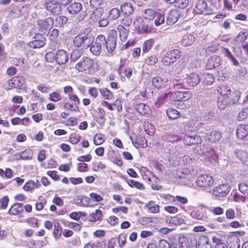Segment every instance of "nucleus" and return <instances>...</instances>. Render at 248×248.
Returning a JSON list of instances; mask_svg holds the SVG:
<instances>
[{"mask_svg":"<svg viewBox=\"0 0 248 248\" xmlns=\"http://www.w3.org/2000/svg\"><path fill=\"white\" fill-rule=\"evenodd\" d=\"M90 29H86L82 33L79 34L74 38L73 43L77 47H81L86 49L93 44L94 38L92 35Z\"/></svg>","mask_w":248,"mask_h":248,"instance_id":"1","label":"nucleus"},{"mask_svg":"<svg viewBox=\"0 0 248 248\" xmlns=\"http://www.w3.org/2000/svg\"><path fill=\"white\" fill-rule=\"evenodd\" d=\"M241 93L239 91L235 90L231 92L226 97L219 99L217 105L220 109H224L228 105H232L236 104L240 97Z\"/></svg>","mask_w":248,"mask_h":248,"instance_id":"2","label":"nucleus"},{"mask_svg":"<svg viewBox=\"0 0 248 248\" xmlns=\"http://www.w3.org/2000/svg\"><path fill=\"white\" fill-rule=\"evenodd\" d=\"M181 56V52L174 49L167 51L163 56L161 62L165 65H169L175 62Z\"/></svg>","mask_w":248,"mask_h":248,"instance_id":"3","label":"nucleus"},{"mask_svg":"<svg viewBox=\"0 0 248 248\" xmlns=\"http://www.w3.org/2000/svg\"><path fill=\"white\" fill-rule=\"evenodd\" d=\"M171 101H186L192 97L191 93L189 91L171 92Z\"/></svg>","mask_w":248,"mask_h":248,"instance_id":"4","label":"nucleus"},{"mask_svg":"<svg viewBox=\"0 0 248 248\" xmlns=\"http://www.w3.org/2000/svg\"><path fill=\"white\" fill-rule=\"evenodd\" d=\"M54 20L51 17H48L44 20H39L37 21L38 28L42 32L46 33L53 26Z\"/></svg>","mask_w":248,"mask_h":248,"instance_id":"5","label":"nucleus"},{"mask_svg":"<svg viewBox=\"0 0 248 248\" xmlns=\"http://www.w3.org/2000/svg\"><path fill=\"white\" fill-rule=\"evenodd\" d=\"M104 35H99L96 38L95 42L90 47L91 51L95 55H99L102 49H104L102 43H104Z\"/></svg>","mask_w":248,"mask_h":248,"instance_id":"6","label":"nucleus"},{"mask_svg":"<svg viewBox=\"0 0 248 248\" xmlns=\"http://www.w3.org/2000/svg\"><path fill=\"white\" fill-rule=\"evenodd\" d=\"M213 177L206 174L199 176L196 181L197 185L201 187H210L213 185Z\"/></svg>","mask_w":248,"mask_h":248,"instance_id":"7","label":"nucleus"},{"mask_svg":"<svg viewBox=\"0 0 248 248\" xmlns=\"http://www.w3.org/2000/svg\"><path fill=\"white\" fill-rule=\"evenodd\" d=\"M45 7L52 15H58L61 14L62 7L58 2L56 0H49L45 4Z\"/></svg>","mask_w":248,"mask_h":248,"instance_id":"8","label":"nucleus"},{"mask_svg":"<svg viewBox=\"0 0 248 248\" xmlns=\"http://www.w3.org/2000/svg\"><path fill=\"white\" fill-rule=\"evenodd\" d=\"M93 64V61L89 57H84L76 65V68L80 72L89 70Z\"/></svg>","mask_w":248,"mask_h":248,"instance_id":"9","label":"nucleus"},{"mask_svg":"<svg viewBox=\"0 0 248 248\" xmlns=\"http://www.w3.org/2000/svg\"><path fill=\"white\" fill-rule=\"evenodd\" d=\"M34 40L30 42L28 46L33 48H39L44 46L46 44V39L40 33L35 34Z\"/></svg>","mask_w":248,"mask_h":248,"instance_id":"10","label":"nucleus"},{"mask_svg":"<svg viewBox=\"0 0 248 248\" xmlns=\"http://www.w3.org/2000/svg\"><path fill=\"white\" fill-rule=\"evenodd\" d=\"M230 190V186L228 185H220L214 188L213 194L216 197H225L229 193Z\"/></svg>","mask_w":248,"mask_h":248,"instance_id":"11","label":"nucleus"},{"mask_svg":"<svg viewBox=\"0 0 248 248\" xmlns=\"http://www.w3.org/2000/svg\"><path fill=\"white\" fill-rule=\"evenodd\" d=\"M202 140L201 138L198 135L189 136L186 135L185 136L183 140L184 144L187 145L201 143Z\"/></svg>","mask_w":248,"mask_h":248,"instance_id":"12","label":"nucleus"},{"mask_svg":"<svg viewBox=\"0 0 248 248\" xmlns=\"http://www.w3.org/2000/svg\"><path fill=\"white\" fill-rule=\"evenodd\" d=\"M68 60V55L66 52L63 50H58L55 54V60L60 65L65 63Z\"/></svg>","mask_w":248,"mask_h":248,"instance_id":"13","label":"nucleus"},{"mask_svg":"<svg viewBox=\"0 0 248 248\" xmlns=\"http://www.w3.org/2000/svg\"><path fill=\"white\" fill-rule=\"evenodd\" d=\"M181 13L177 10H171L167 18V24L168 25H172L174 24L180 17Z\"/></svg>","mask_w":248,"mask_h":248,"instance_id":"14","label":"nucleus"},{"mask_svg":"<svg viewBox=\"0 0 248 248\" xmlns=\"http://www.w3.org/2000/svg\"><path fill=\"white\" fill-rule=\"evenodd\" d=\"M200 81V77L198 74L195 73H191L186 78L187 84L191 87L196 86Z\"/></svg>","mask_w":248,"mask_h":248,"instance_id":"15","label":"nucleus"},{"mask_svg":"<svg viewBox=\"0 0 248 248\" xmlns=\"http://www.w3.org/2000/svg\"><path fill=\"white\" fill-rule=\"evenodd\" d=\"M134 108L137 112L143 115H149L151 112L150 107L143 103L135 105Z\"/></svg>","mask_w":248,"mask_h":248,"instance_id":"16","label":"nucleus"},{"mask_svg":"<svg viewBox=\"0 0 248 248\" xmlns=\"http://www.w3.org/2000/svg\"><path fill=\"white\" fill-rule=\"evenodd\" d=\"M195 38L194 35L191 34L184 35L181 41V44L185 47L191 46L195 42Z\"/></svg>","mask_w":248,"mask_h":248,"instance_id":"17","label":"nucleus"},{"mask_svg":"<svg viewBox=\"0 0 248 248\" xmlns=\"http://www.w3.org/2000/svg\"><path fill=\"white\" fill-rule=\"evenodd\" d=\"M236 135L238 138L243 139L248 135V125H239L236 129Z\"/></svg>","mask_w":248,"mask_h":248,"instance_id":"18","label":"nucleus"},{"mask_svg":"<svg viewBox=\"0 0 248 248\" xmlns=\"http://www.w3.org/2000/svg\"><path fill=\"white\" fill-rule=\"evenodd\" d=\"M104 41L105 42L102 43L104 49H106L109 53L112 52L116 47V42L108 38L106 39L105 36H104Z\"/></svg>","mask_w":248,"mask_h":248,"instance_id":"19","label":"nucleus"},{"mask_svg":"<svg viewBox=\"0 0 248 248\" xmlns=\"http://www.w3.org/2000/svg\"><path fill=\"white\" fill-rule=\"evenodd\" d=\"M120 10L125 16H130L134 12V8L129 2H125L121 5Z\"/></svg>","mask_w":248,"mask_h":248,"instance_id":"20","label":"nucleus"},{"mask_svg":"<svg viewBox=\"0 0 248 248\" xmlns=\"http://www.w3.org/2000/svg\"><path fill=\"white\" fill-rule=\"evenodd\" d=\"M117 30L119 32L121 40L123 42L125 41L129 34V29L122 25H118L117 27Z\"/></svg>","mask_w":248,"mask_h":248,"instance_id":"21","label":"nucleus"},{"mask_svg":"<svg viewBox=\"0 0 248 248\" xmlns=\"http://www.w3.org/2000/svg\"><path fill=\"white\" fill-rule=\"evenodd\" d=\"M121 12L120 9L117 8H113L110 9L108 13V17L110 21H113L118 19L121 16Z\"/></svg>","mask_w":248,"mask_h":248,"instance_id":"22","label":"nucleus"},{"mask_svg":"<svg viewBox=\"0 0 248 248\" xmlns=\"http://www.w3.org/2000/svg\"><path fill=\"white\" fill-rule=\"evenodd\" d=\"M200 154L207 156H212L215 154L214 149L209 145L203 144L200 145Z\"/></svg>","mask_w":248,"mask_h":248,"instance_id":"23","label":"nucleus"},{"mask_svg":"<svg viewBox=\"0 0 248 248\" xmlns=\"http://www.w3.org/2000/svg\"><path fill=\"white\" fill-rule=\"evenodd\" d=\"M171 96V92L164 93L160 96L157 100L155 103V105L157 108L159 107L165 103L170 101V97Z\"/></svg>","mask_w":248,"mask_h":248,"instance_id":"24","label":"nucleus"},{"mask_svg":"<svg viewBox=\"0 0 248 248\" xmlns=\"http://www.w3.org/2000/svg\"><path fill=\"white\" fill-rule=\"evenodd\" d=\"M23 211V205L21 203H14L8 211V214L10 215H17Z\"/></svg>","mask_w":248,"mask_h":248,"instance_id":"25","label":"nucleus"},{"mask_svg":"<svg viewBox=\"0 0 248 248\" xmlns=\"http://www.w3.org/2000/svg\"><path fill=\"white\" fill-rule=\"evenodd\" d=\"M153 85L157 89L165 87L167 81L160 77H155L152 79Z\"/></svg>","mask_w":248,"mask_h":248,"instance_id":"26","label":"nucleus"},{"mask_svg":"<svg viewBox=\"0 0 248 248\" xmlns=\"http://www.w3.org/2000/svg\"><path fill=\"white\" fill-rule=\"evenodd\" d=\"M207 140L211 142H215L219 140L221 138V134L220 132L214 130L209 133H206Z\"/></svg>","mask_w":248,"mask_h":248,"instance_id":"27","label":"nucleus"},{"mask_svg":"<svg viewBox=\"0 0 248 248\" xmlns=\"http://www.w3.org/2000/svg\"><path fill=\"white\" fill-rule=\"evenodd\" d=\"M207 5L206 2L202 0H199L196 6L197 12L199 14H207Z\"/></svg>","mask_w":248,"mask_h":248,"instance_id":"28","label":"nucleus"},{"mask_svg":"<svg viewBox=\"0 0 248 248\" xmlns=\"http://www.w3.org/2000/svg\"><path fill=\"white\" fill-rule=\"evenodd\" d=\"M67 9L71 14H77L82 9V5L78 2H74L68 7Z\"/></svg>","mask_w":248,"mask_h":248,"instance_id":"29","label":"nucleus"},{"mask_svg":"<svg viewBox=\"0 0 248 248\" xmlns=\"http://www.w3.org/2000/svg\"><path fill=\"white\" fill-rule=\"evenodd\" d=\"M199 248H212L209 242L208 238L206 236H202L199 240Z\"/></svg>","mask_w":248,"mask_h":248,"instance_id":"30","label":"nucleus"},{"mask_svg":"<svg viewBox=\"0 0 248 248\" xmlns=\"http://www.w3.org/2000/svg\"><path fill=\"white\" fill-rule=\"evenodd\" d=\"M145 207L148 211L152 213H157L159 212V206L155 203L154 201H150L145 205Z\"/></svg>","mask_w":248,"mask_h":248,"instance_id":"31","label":"nucleus"},{"mask_svg":"<svg viewBox=\"0 0 248 248\" xmlns=\"http://www.w3.org/2000/svg\"><path fill=\"white\" fill-rule=\"evenodd\" d=\"M40 186L38 180L36 181L35 183L33 181H29L27 182L23 186V189L26 191H30L32 190L34 187L38 188Z\"/></svg>","mask_w":248,"mask_h":248,"instance_id":"32","label":"nucleus"},{"mask_svg":"<svg viewBox=\"0 0 248 248\" xmlns=\"http://www.w3.org/2000/svg\"><path fill=\"white\" fill-rule=\"evenodd\" d=\"M222 53L229 60H230L233 63L234 65L237 66L238 65V62L235 59L231 51L228 48H223Z\"/></svg>","mask_w":248,"mask_h":248,"instance_id":"33","label":"nucleus"},{"mask_svg":"<svg viewBox=\"0 0 248 248\" xmlns=\"http://www.w3.org/2000/svg\"><path fill=\"white\" fill-rule=\"evenodd\" d=\"M103 10L101 8H95L90 16L91 19L94 21H97L101 17Z\"/></svg>","mask_w":248,"mask_h":248,"instance_id":"34","label":"nucleus"},{"mask_svg":"<svg viewBox=\"0 0 248 248\" xmlns=\"http://www.w3.org/2000/svg\"><path fill=\"white\" fill-rule=\"evenodd\" d=\"M237 156L241 162L248 166V154L244 151H239L237 153Z\"/></svg>","mask_w":248,"mask_h":248,"instance_id":"35","label":"nucleus"},{"mask_svg":"<svg viewBox=\"0 0 248 248\" xmlns=\"http://www.w3.org/2000/svg\"><path fill=\"white\" fill-rule=\"evenodd\" d=\"M102 218V213L100 210H96L94 212L92 213L89 216V221L95 222L100 220Z\"/></svg>","mask_w":248,"mask_h":248,"instance_id":"36","label":"nucleus"},{"mask_svg":"<svg viewBox=\"0 0 248 248\" xmlns=\"http://www.w3.org/2000/svg\"><path fill=\"white\" fill-rule=\"evenodd\" d=\"M156 12L151 9H146L143 15L145 19L149 20H153L155 16Z\"/></svg>","mask_w":248,"mask_h":248,"instance_id":"37","label":"nucleus"},{"mask_svg":"<svg viewBox=\"0 0 248 248\" xmlns=\"http://www.w3.org/2000/svg\"><path fill=\"white\" fill-rule=\"evenodd\" d=\"M218 92L222 96V98H224L227 96L232 91L229 86L222 85L219 87Z\"/></svg>","mask_w":248,"mask_h":248,"instance_id":"38","label":"nucleus"},{"mask_svg":"<svg viewBox=\"0 0 248 248\" xmlns=\"http://www.w3.org/2000/svg\"><path fill=\"white\" fill-rule=\"evenodd\" d=\"M166 221L167 222L173 224L175 225H181L184 223V220L183 218L177 217L167 218Z\"/></svg>","mask_w":248,"mask_h":248,"instance_id":"39","label":"nucleus"},{"mask_svg":"<svg viewBox=\"0 0 248 248\" xmlns=\"http://www.w3.org/2000/svg\"><path fill=\"white\" fill-rule=\"evenodd\" d=\"M128 185L132 187H136L140 190L144 189L143 185L138 181H135L133 180H129L127 181Z\"/></svg>","mask_w":248,"mask_h":248,"instance_id":"40","label":"nucleus"},{"mask_svg":"<svg viewBox=\"0 0 248 248\" xmlns=\"http://www.w3.org/2000/svg\"><path fill=\"white\" fill-rule=\"evenodd\" d=\"M100 92L105 99L110 100L112 98L113 95L112 93L107 88L100 89Z\"/></svg>","mask_w":248,"mask_h":248,"instance_id":"41","label":"nucleus"},{"mask_svg":"<svg viewBox=\"0 0 248 248\" xmlns=\"http://www.w3.org/2000/svg\"><path fill=\"white\" fill-rule=\"evenodd\" d=\"M155 24L156 26H158L163 24L165 21V16L159 13H156L155 16Z\"/></svg>","mask_w":248,"mask_h":248,"instance_id":"42","label":"nucleus"},{"mask_svg":"<svg viewBox=\"0 0 248 248\" xmlns=\"http://www.w3.org/2000/svg\"><path fill=\"white\" fill-rule=\"evenodd\" d=\"M14 81V84L16 86V88L19 87L24 84L25 80L24 78L21 76H16L13 78Z\"/></svg>","mask_w":248,"mask_h":248,"instance_id":"43","label":"nucleus"},{"mask_svg":"<svg viewBox=\"0 0 248 248\" xmlns=\"http://www.w3.org/2000/svg\"><path fill=\"white\" fill-rule=\"evenodd\" d=\"M144 21L143 18L139 16H136L133 22V24L135 28L138 29L139 30L140 29Z\"/></svg>","mask_w":248,"mask_h":248,"instance_id":"44","label":"nucleus"},{"mask_svg":"<svg viewBox=\"0 0 248 248\" xmlns=\"http://www.w3.org/2000/svg\"><path fill=\"white\" fill-rule=\"evenodd\" d=\"M154 44V41L153 39H150L146 41L143 45L142 50L144 52H148L153 47Z\"/></svg>","mask_w":248,"mask_h":248,"instance_id":"45","label":"nucleus"},{"mask_svg":"<svg viewBox=\"0 0 248 248\" xmlns=\"http://www.w3.org/2000/svg\"><path fill=\"white\" fill-rule=\"evenodd\" d=\"M248 36V33L247 32L241 31L236 37L235 41L238 43H242L247 39Z\"/></svg>","mask_w":248,"mask_h":248,"instance_id":"46","label":"nucleus"},{"mask_svg":"<svg viewBox=\"0 0 248 248\" xmlns=\"http://www.w3.org/2000/svg\"><path fill=\"white\" fill-rule=\"evenodd\" d=\"M166 113L170 119H175L179 117V113L174 109H169L167 110Z\"/></svg>","mask_w":248,"mask_h":248,"instance_id":"47","label":"nucleus"},{"mask_svg":"<svg viewBox=\"0 0 248 248\" xmlns=\"http://www.w3.org/2000/svg\"><path fill=\"white\" fill-rule=\"evenodd\" d=\"M55 20L57 26L62 27L66 23L68 18L65 16H61L56 17Z\"/></svg>","mask_w":248,"mask_h":248,"instance_id":"48","label":"nucleus"},{"mask_svg":"<svg viewBox=\"0 0 248 248\" xmlns=\"http://www.w3.org/2000/svg\"><path fill=\"white\" fill-rule=\"evenodd\" d=\"M203 82L207 85H210L214 81V77L213 74L210 73H205L203 75Z\"/></svg>","mask_w":248,"mask_h":248,"instance_id":"49","label":"nucleus"},{"mask_svg":"<svg viewBox=\"0 0 248 248\" xmlns=\"http://www.w3.org/2000/svg\"><path fill=\"white\" fill-rule=\"evenodd\" d=\"M132 22V19L130 16H125L121 21V24L123 26L128 28Z\"/></svg>","mask_w":248,"mask_h":248,"instance_id":"50","label":"nucleus"},{"mask_svg":"<svg viewBox=\"0 0 248 248\" xmlns=\"http://www.w3.org/2000/svg\"><path fill=\"white\" fill-rule=\"evenodd\" d=\"M93 142L96 145H99L104 142V136L100 133L96 134L93 138Z\"/></svg>","mask_w":248,"mask_h":248,"instance_id":"51","label":"nucleus"},{"mask_svg":"<svg viewBox=\"0 0 248 248\" xmlns=\"http://www.w3.org/2000/svg\"><path fill=\"white\" fill-rule=\"evenodd\" d=\"M189 0H176L174 6L181 9L186 8L188 4Z\"/></svg>","mask_w":248,"mask_h":248,"instance_id":"52","label":"nucleus"},{"mask_svg":"<svg viewBox=\"0 0 248 248\" xmlns=\"http://www.w3.org/2000/svg\"><path fill=\"white\" fill-rule=\"evenodd\" d=\"M49 99L53 102H58L62 99L60 94L58 92H53L49 94Z\"/></svg>","mask_w":248,"mask_h":248,"instance_id":"53","label":"nucleus"},{"mask_svg":"<svg viewBox=\"0 0 248 248\" xmlns=\"http://www.w3.org/2000/svg\"><path fill=\"white\" fill-rule=\"evenodd\" d=\"M117 240L118 241L119 247L123 248L126 243V235L125 234L122 233L119 235Z\"/></svg>","mask_w":248,"mask_h":248,"instance_id":"54","label":"nucleus"},{"mask_svg":"<svg viewBox=\"0 0 248 248\" xmlns=\"http://www.w3.org/2000/svg\"><path fill=\"white\" fill-rule=\"evenodd\" d=\"M80 140V136L79 134L74 133L71 134L69 140L70 141L74 144L78 143Z\"/></svg>","mask_w":248,"mask_h":248,"instance_id":"55","label":"nucleus"},{"mask_svg":"<svg viewBox=\"0 0 248 248\" xmlns=\"http://www.w3.org/2000/svg\"><path fill=\"white\" fill-rule=\"evenodd\" d=\"M190 215L194 219L202 220L203 218V214L200 211H195L191 213Z\"/></svg>","mask_w":248,"mask_h":248,"instance_id":"56","label":"nucleus"},{"mask_svg":"<svg viewBox=\"0 0 248 248\" xmlns=\"http://www.w3.org/2000/svg\"><path fill=\"white\" fill-rule=\"evenodd\" d=\"M81 56V52L78 49L73 51L71 54L70 60L73 62L77 61Z\"/></svg>","mask_w":248,"mask_h":248,"instance_id":"57","label":"nucleus"},{"mask_svg":"<svg viewBox=\"0 0 248 248\" xmlns=\"http://www.w3.org/2000/svg\"><path fill=\"white\" fill-rule=\"evenodd\" d=\"M212 241L214 243L217 244V247L216 248L227 247L226 245L223 243L222 240L216 236H213L212 237Z\"/></svg>","mask_w":248,"mask_h":248,"instance_id":"58","label":"nucleus"},{"mask_svg":"<svg viewBox=\"0 0 248 248\" xmlns=\"http://www.w3.org/2000/svg\"><path fill=\"white\" fill-rule=\"evenodd\" d=\"M32 156V152L30 150H25L21 153L20 157L24 160H27L31 158Z\"/></svg>","mask_w":248,"mask_h":248,"instance_id":"59","label":"nucleus"},{"mask_svg":"<svg viewBox=\"0 0 248 248\" xmlns=\"http://www.w3.org/2000/svg\"><path fill=\"white\" fill-rule=\"evenodd\" d=\"M239 190L244 194H248V184L242 182L239 185Z\"/></svg>","mask_w":248,"mask_h":248,"instance_id":"60","label":"nucleus"},{"mask_svg":"<svg viewBox=\"0 0 248 248\" xmlns=\"http://www.w3.org/2000/svg\"><path fill=\"white\" fill-rule=\"evenodd\" d=\"M14 83L13 79L12 78L11 79H9L6 81L4 85V88L6 90H10L13 88H16V86Z\"/></svg>","mask_w":248,"mask_h":248,"instance_id":"61","label":"nucleus"},{"mask_svg":"<svg viewBox=\"0 0 248 248\" xmlns=\"http://www.w3.org/2000/svg\"><path fill=\"white\" fill-rule=\"evenodd\" d=\"M159 248H174L173 246L170 245V244L165 240H160L158 244Z\"/></svg>","mask_w":248,"mask_h":248,"instance_id":"62","label":"nucleus"},{"mask_svg":"<svg viewBox=\"0 0 248 248\" xmlns=\"http://www.w3.org/2000/svg\"><path fill=\"white\" fill-rule=\"evenodd\" d=\"M64 108L65 109H70L76 112H77L79 110L78 106L75 104H71L70 103H66L64 104Z\"/></svg>","mask_w":248,"mask_h":248,"instance_id":"63","label":"nucleus"},{"mask_svg":"<svg viewBox=\"0 0 248 248\" xmlns=\"http://www.w3.org/2000/svg\"><path fill=\"white\" fill-rule=\"evenodd\" d=\"M248 116V108H246L239 113L237 118L239 121H241L243 119H245Z\"/></svg>","mask_w":248,"mask_h":248,"instance_id":"64","label":"nucleus"}]
</instances>
